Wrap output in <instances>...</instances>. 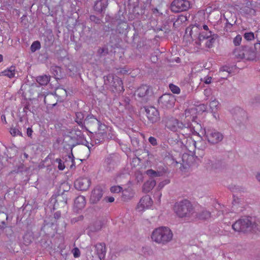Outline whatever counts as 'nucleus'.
I'll return each mask as SVG.
<instances>
[{
  "label": "nucleus",
  "instance_id": "bb28decb",
  "mask_svg": "<svg viewBox=\"0 0 260 260\" xmlns=\"http://www.w3.org/2000/svg\"><path fill=\"white\" fill-rule=\"evenodd\" d=\"M210 109L214 113L218 109L219 107V102L215 99L212 100L209 105Z\"/></svg>",
  "mask_w": 260,
  "mask_h": 260
},
{
  "label": "nucleus",
  "instance_id": "aec40b11",
  "mask_svg": "<svg viewBox=\"0 0 260 260\" xmlns=\"http://www.w3.org/2000/svg\"><path fill=\"white\" fill-rule=\"evenodd\" d=\"M149 87L147 85L140 86L136 91V94L139 97H144L148 92Z\"/></svg>",
  "mask_w": 260,
  "mask_h": 260
},
{
  "label": "nucleus",
  "instance_id": "bf43d9fd",
  "mask_svg": "<svg viewBox=\"0 0 260 260\" xmlns=\"http://www.w3.org/2000/svg\"><path fill=\"white\" fill-rule=\"evenodd\" d=\"M3 60V56L2 55L0 54V62H1Z\"/></svg>",
  "mask_w": 260,
  "mask_h": 260
},
{
  "label": "nucleus",
  "instance_id": "7c9ffc66",
  "mask_svg": "<svg viewBox=\"0 0 260 260\" xmlns=\"http://www.w3.org/2000/svg\"><path fill=\"white\" fill-rule=\"evenodd\" d=\"M243 11L246 14L250 16H254L256 14V11L254 9L250 8L248 7H245L243 9Z\"/></svg>",
  "mask_w": 260,
  "mask_h": 260
},
{
  "label": "nucleus",
  "instance_id": "ea45409f",
  "mask_svg": "<svg viewBox=\"0 0 260 260\" xmlns=\"http://www.w3.org/2000/svg\"><path fill=\"white\" fill-rule=\"evenodd\" d=\"M169 88L174 93H179V87L173 84H170Z\"/></svg>",
  "mask_w": 260,
  "mask_h": 260
},
{
  "label": "nucleus",
  "instance_id": "20e7f679",
  "mask_svg": "<svg viewBox=\"0 0 260 260\" xmlns=\"http://www.w3.org/2000/svg\"><path fill=\"white\" fill-rule=\"evenodd\" d=\"M192 207L190 202L184 200L180 202V218L189 217L193 214Z\"/></svg>",
  "mask_w": 260,
  "mask_h": 260
},
{
  "label": "nucleus",
  "instance_id": "c9c22d12",
  "mask_svg": "<svg viewBox=\"0 0 260 260\" xmlns=\"http://www.w3.org/2000/svg\"><path fill=\"white\" fill-rule=\"evenodd\" d=\"M244 38L247 41H251L254 40V35L252 32H245L244 35Z\"/></svg>",
  "mask_w": 260,
  "mask_h": 260
},
{
  "label": "nucleus",
  "instance_id": "9b49d317",
  "mask_svg": "<svg viewBox=\"0 0 260 260\" xmlns=\"http://www.w3.org/2000/svg\"><path fill=\"white\" fill-rule=\"evenodd\" d=\"M84 115L82 112H77L76 113V122L80 126H83V124L86 123L88 124L89 123V120L91 119L93 122H96L99 123V121L93 116H88L87 118L84 120Z\"/></svg>",
  "mask_w": 260,
  "mask_h": 260
},
{
  "label": "nucleus",
  "instance_id": "9d476101",
  "mask_svg": "<svg viewBox=\"0 0 260 260\" xmlns=\"http://www.w3.org/2000/svg\"><path fill=\"white\" fill-rule=\"evenodd\" d=\"M91 184L90 179L88 177H81L77 179L74 183L76 189L80 190H86Z\"/></svg>",
  "mask_w": 260,
  "mask_h": 260
},
{
  "label": "nucleus",
  "instance_id": "4c0bfd02",
  "mask_svg": "<svg viewBox=\"0 0 260 260\" xmlns=\"http://www.w3.org/2000/svg\"><path fill=\"white\" fill-rule=\"evenodd\" d=\"M122 188L120 186H113L110 188V191L112 193H118L121 191Z\"/></svg>",
  "mask_w": 260,
  "mask_h": 260
},
{
  "label": "nucleus",
  "instance_id": "a211bd4d",
  "mask_svg": "<svg viewBox=\"0 0 260 260\" xmlns=\"http://www.w3.org/2000/svg\"><path fill=\"white\" fill-rule=\"evenodd\" d=\"M16 74L15 67L11 66L0 73V76H7L10 78L15 77Z\"/></svg>",
  "mask_w": 260,
  "mask_h": 260
},
{
  "label": "nucleus",
  "instance_id": "864d4df0",
  "mask_svg": "<svg viewBox=\"0 0 260 260\" xmlns=\"http://www.w3.org/2000/svg\"><path fill=\"white\" fill-rule=\"evenodd\" d=\"M161 193H158L157 197H158V202L159 204L160 203V198H161Z\"/></svg>",
  "mask_w": 260,
  "mask_h": 260
},
{
  "label": "nucleus",
  "instance_id": "e2e57ef3",
  "mask_svg": "<svg viewBox=\"0 0 260 260\" xmlns=\"http://www.w3.org/2000/svg\"><path fill=\"white\" fill-rule=\"evenodd\" d=\"M189 29V28H187L186 29V31L187 32Z\"/></svg>",
  "mask_w": 260,
  "mask_h": 260
},
{
  "label": "nucleus",
  "instance_id": "39448f33",
  "mask_svg": "<svg viewBox=\"0 0 260 260\" xmlns=\"http://www.w3.org/2000/svg\"><path fill=\"white\" fill-rule=\"evenodd\" d=\"M176 101L174 95L172 94H164L158 99V103L162 108H171L173 107Z\"/></svg>",
  "mask_w": 260,
  "mask_h": 260
},
{
  "label": "nucleus",
  "instance_id": "f3484780",
  "mask_svg": "<svg viewBox=\"0 0 260 260\" xmlns=\"http://www.w3.org/2000/svg\"><path fill=\"white\" fill-rule=\"evenodd\" d=\"M107 5V0H96L94 5V9L96 11L101 12L106 8Z\"/></svg>",
  "mask_w": 260,
  "mask_h": 260
},
{
  "label": "nucleus",
  "instance_id": "5fc2aeb1",
  "mask_svg": "<svg viewBox=\"0 0 260 260\" xmlns=\"http://www.w3.org/2000/svg\"><path fill=\"white\" fill-rule=\"evenodd\" d=\"M256 179H257V180L260 182V173L257 174L256 176Z\"/></svg>",
  "mask_w": 260,
  "mask_h": 260
},
{
  "label": "nucleus",
  "instance_id": "cd10ccee",
  "mask_svg": "<svg viewBox=\"0 0 260 260\" xmlns=\"http://www.w3.org/2000/svg\"><path fill=\"white\" fill-rule=\"evenodd\" d=\"M210 213L208 211H204L201 214L198 215L197 214H195L196 216L195 219L198 218L200 220L206 219L210 217Z\"/></svg>",
  "mask_w": 260,
  "mask_h": 260
},
{
  "label": "nucleus",
  "instance_id": "a18cd8bd",
  "mask_svg": "<svg viewBox=\"0 0 260 260\" xmlns=\"http://www.w3.org/2000/svg\"><path fill=\"white\" fill-rule=\"evenodd\" d=\"M189 17V15L188 16H186V15L184 16V15L180 14V21L181 22H185L187 20V18Z\"/></svg>",
  "mask_w": 260,
  "mask_h": 260
},
{
  "label": "nucleus",
  "instance_id": "0eeeda50",
  "mask_svg": "<svg viewBox=\"0 0 260 260\" xmlns=\"http://www.w3.org/2000/svg\"><path fill=\"white\" fill-rule=\"evenodd\" d=\"M207 109V106L205 104H200L197 106L196 107L191 108L188 109H186L185 111V117H188L189 120H193L196 117L194 114L197 112L202 113L206 111Z\"/></svg>",
  "mask_w": 260,
  "mask_h": 260
},
{
  "label": "nucleus",
  "instance_id": "f257e3e1",
  "mask_svg": "<svg viewBox=\"0 0 260 260\" xmlns=\"http://www.w3.org/2000/svg\"><path fill=\"white\" fill-rule=\"evenodd\" d=\"M173 237L172 230L168 226H162L155 229L152 232L151 238L157 244L165 245L170 242Z\"/></svg>",
  "mask_w": 260,
  "mask_h": 260
},
{
  "label": "nucleus",
  "instance_id": "f03ea898",
  "mask_svg": "<svg viewBox=\"0 0 260 260\" xmlns=\"http://www.w3.org/2000/svg\"><path fill=\"white\" fill-rule=\"evenodd\" d=\"M253 226L251 221L249 218L240 219L236 221L233 225L232 228L236 232H245L250 231Z\"/></svg>",
  "mask_w": 260,
  "mask_h": 260
},
{
  "label": "nucleus",
  "instance_id": "052dcab7",
  "mask_svg": "<svg viewBox=\"0 0 260 260\" xmlns=\"http://www.w3.org/2000/svg\"><path fill=\"white\" fill-rule=\"evenodd\" d=\"M93 18H94V16H91L90 19L92 20Z\"/></svg>",
  "mask_w": 260,
  "mask_h": 260
},
{
  "label": "nucleus",
  "instance_id": "72a5a7b5",
  "mask_svg": "<svg viewBox=\"0 0 260 260\" xmlns=\"http://www.w3.org/2000/svg\"><path fill=\"white\" fill-rule=\"evenodd\" d=\"M10 132L13 136H21V132L19 130L18 128L12 127L10 129Z\"/></svg>",
  "mask_w": 260,
  "mask_h": 260
},
{
  "label": "nucleus",
  "instance_id": "6e6d98bb",
  "mask_svg": "<svg viewBox=\"0 0 260 260\" xmlns=\"http://www.w3.org/2000/svg\"><path fill=\"white\" fill-rule=\"evenodd\" d=\"M2 120H4L5 121V123H6V122H7L6 120V117H5V115H2Z\"/></svg>",
  "mask_w": 260,
  "mask_h": 260
},
{
  "label": "nucleus",
  "instance_id": "4468645a",
  "mask_svg": "<svg viewBox=\"0 0 260 260\" xmlns=\"http://www.w3.org/2000/svg\"><path fill=\"white\" fill-rule=\"evenodd\" d=\"M103 196V190L100 188H94L91 192L90 200L92 203H96Z\"/></svg>",
  "mask_w": 260,
  "mask_h": 260
},
{
  "label": "nucleus",
  "instance_id": "69168bd1",
  "mask_svg": "<svg viewBox=\"0 0 260 260\" xmlns=\"http://www.w3.org/2000/svg\"><path fill=\"white\" fill-rule=\"evenodd\" d=\"M66 203H67L66 201L64 202V204H66Z\"/></svg>",
  "mask_w": 260,
  "mask_h": 260
},
{
  "label": "nucleus",
  "instance_id": "423d86ee",
  "mask_svg": "<svg viewBox=\"0 0 260 260\" xmlns=\"http://www.w3.org/2000/svg\"><path fill=\"white\" fill-rule=\"evenodd\" d=\"M153 201L149 196H145L140 200L137 205L136 210L140 212L150 209L153 205Z\"/></svg>",
  "mask_w": 260,
  "mask_h": 260
},
{
  "label": "nucleus",
  "instance_id": "13d9d810",
  "mask_svg": "<svg viewBox=\"0 0 260 260\" xmlns=\"http://www.w3.org/2000/svg\"><path fill=\"white\" fill-rule=\"evenodd\" d=\"M78 219H77L76 218H74L72 219V222H76L77 221H78Z\"/></svg>",
  "mask_w": 260,
  "mask_h": 260
},
{
  "label": "nucleus",
  "instance_id": "6e6552de",
  "mask_svg": "<svg viewBox=\"0 0 260 260\" xmlns=\"http://www.w3.org/2000/svg\"><path fill=\"white\" fill-rule=\"evenodd\" d=\"M55 162L58 164L57 167L59 170H63L66 166H70V168H72L75 165L74 157L72 153L66 157L64 162L60 158H56Z\"/></svg>",
  "mask_w": 260,
  "mask_h": 260
},
{
  "label": "nucleus",
  "instance_id": "37998d69",
  "mask_svg": "<svg viewBox=\"0 0 260 260\" xmlns=\"http://www.w3.org/2000/svg\"><path fill=\"white\" fill-rule=\"evenodd\" d=\"M117 83H118L119 86H118V87L116 86H115V88L117 90H119V91H121V90H123V86H122V81L121 80H120L119 79H117Z\"/></svg>",
  "mask_w": 260,
  "mask_h": 260
},
{
  "label": "nucleus",
  "instance_id": "473e14b6",
  "mask_svg": "<svg viewBox=\"0 0 260 260\" xmlns=\"http://www.w3.org/2000/svg\"><path fill=\"white\" fill-rule=\"evenodd\" d=\"M210 39L206 42V47L208 48H211L213 47V45L215 42V39L214 37H210Z\"/></svg>",
  "mask_w": 260,
  "mask_h": 260
},
{
  "label": "nucleus",
  "instance_id": "a19ab883",
  "mask_svg": "<svg viewBox=\"0 0 260 260\" xmlns=\"http://www.w3.org/2000/svg\"><path fill=\"white\" fill-rule=\"evenodd\" d=\"M204 94L207 98V100L212 94V89L211 88H206L204 89Z\"/></svg>",
  "mask_w": 260,
  "mask_h": 260
},
{
  "label": "nucleus",
  "instance_id": "e433bc0d",
  "mask_svg": "<svg viewBox=\"0 0 260 260\" xmlns=\"http://www.w3.org/2000/svg\"><path fill=\"white\" fill-rule=\"evenodd\" d=\"M185 139L183 140L180 139V142L184 145L185 147H187L188 146V141H189V143H193L194 144L193 141L192 140L191 138L188 137H186V140L185 141Z\"/></svg>",
  "mask_w": 260,
  "mask_h": 260
},
{
  "label": "nucleus",
  "instance_id": "f704fd0d",
  "mask_svg": "<svg viewBox=\"0 0 260 260\" xmlns=\"http://www.w3.org/2000/svg\"><path fill=\"white\" fill-rule=\"evenodd\" d=\"M196 126H193V131L192 133L194 135H199V133L201 131V125L198 123H196Z\"/></svg>",
  "mask_w": 260,
  "mask_h": 260
},
{
  "label": "nucleus",
  "instance_id": "c03bdc74",
  "mask_svg": "<svg viewBox=\"0 0 260 260\" xmlns=\"http://www.w3.org/2000/svg\"><path fill=\"white\" fill-rule=\"evenodd\" d=\"M148 140L150 143H151L153 146H155L157 145V140L154 137H149Z\"/></svg>",
  "mask_w": 260,
  "mask_h": 260
},
{
  "label": "nucleus",
  "instance_id": "3c124183",
  "mask_svg": "<svg viewBox=\"0 0 260 260\" xmlns=\"http://www.w3.org/2000/svg\"><path fill=\"white\" fill-rule=\"evenodd\" d=\"M60 215H61V213H60V212L59 211H57L54 214V217L55 219H58L60 218Z\"/></svg>",
  "mask_w": 260,
  "mask_h": 260
},
{
  "label": "nucleus",
  "instance_id": "603ef678",
  "mask_svg": "<svg viewBox=\"0 0 260 260\" xmlns=\"http://www.w3.org/2000/svg\"><path fill=\"white\" fill-rule=\"evenodd\" d=\"M32 132H33V131L31 128H30V127L27 128V134L28 136L31 137V136L32 134Z\"/></svg>",
  "mask_w": 260,
  "mask_h": 260
},
{
  "label": "nucleus",
  "instance_id": "dca6fc26",
  "mask_svg": "<svg viewBox=\"0 0 260 260\" xmlns=\"http://www.w3.org/2000/svg\"><path fill=\"white\" fill-rule=\"evenodd\" d=\"M86 204L84 197L80 196L77 197L74 201V208L77 211L83 209Z\"/></svg>",
  "mask_w": 260,
  "mask_h": 260
},
{
  "label": "nucleus",
  "instance_id": "79ce46f5",
  "mask_svg": "<svg viewBox=\"0 0 260 260\" xmlns=\"http://www.w3.org/2000/svg\"><path fill=\"white\" fill-rule=\"evenodd\" d=\"M72 252L75 257H78L80 255V251L79 249L77 247L74 248L73 249Z\"/></svg>",
  "mask_w": 260,
  "mask_h": 260
},
{
  "label": "nucleus",
  "instance_id": "de8ad7c7",
  "mask_svg": "<svg viewBox=\"0 0 260 260\" xmlns=\"http://www.w3.org/2000/svg\"><path fill=\"white\" fill-rule=\"evenodd\" d=\"M169 183V181L168 180H166L162 182H160L158 184V187L161 189L165 185L168 184Z\"/></svg>",
  "mask_w": 260,
  "mask_h": 260
},
{
  "label": "nucleus",
  "instance_id": "4be33fe9",
  "mask_svg": "<svg viewBox=\"0 0 260 260\" xmlns=\"http://www.w3.org/2000/svg\"><path fill=\"white\" fill-rule=\"evenodd\" d=\"M191 7V3L187 0H180V12L186 11Z\"/></svg>",
  "mask_w": 260,
  "mask_h": 260
},
{
  "label": "nucleus",
  "instance_id": "1a4fd4ad",
  "mask_svg": "<svg viewBox=\"0 0 260 260\" xmlns=\"http://www.w3.org/2000/svg\"><path fill=\"white\" fill-rule=\"evenodd\" d=\"M146 115L149 121L153 123L160 119L159 114L158 110L153 107H147L145 109Z\"/></svg>",
  "mask_w": 260,
  "mask_h": 260
},
{
  "label": "nucleus",
  "instance_id": "2f4dec72",
  "mask_svg": "<svg viewBox=\"0 0 260 260\" xmlns=\"http://www.w3.org/2000/svg\"><path fill=\"white\" fill-rule=\"evenodd\" d=\"M41 47L40 43L39 41H35L32 43L30 46V49L32 52H35L36 50H39Z\"/></svg>",
  "mask_w": 260,
  "mask_h": 260
},
{
  "label": "nucleus",
  "instance_id": "412c9836",
  "mask_svg": "<svg viewBox=\"0 0 260 260\" xmlns=\"http://www.w3.org/2000/svg\"><path fill=\"white\" fill-rule=\"evenodd\" d=\"M103 225V223L101 220H98L94 222L93 225H90L88 227L89 231L92 232H95L100 230Z\"/></svg>",
  "mask_w": 260,
  "mask_h": 260
},
{
  "label": "nucleus",
  "instance_id": "b1692460",
  "mask_svg": "<svg viewBox=\"0 0 260 260\" xmlns=\"http://www.w3.org/2000/svg\"><path fill=\"white\" fill-rule=\"evenodd\" d=\"M193 159L192 156L189 155L187 154H184L182 156V164L181 165L183 167V168H186V165L188 167L190 166V162L188 161V160H191Z\"/></svg>",
  "mask_w": 260,
  "mask_h": 260
},
{
  "label": "nucleus",
  "instance_id": "2eb2a0df",
  "mask_svg": "<svg viewBox=\"0 0 260 260\" xmlns=\"http://www.w3.org/2000/svg\"><path fill=\"white\" fill-rule=\"evenodd\" d=\"M95 248L99 258L101 260L104 259L106 253L105 245L103 243H98L95 245Z\"/></svg>",
  "mask_w": 260,
  "mask_h": 260
},
{
  "label": "nucleus",
  "instance_id": "0e129e2a",
  "mask_svg": "<svg viewBox=\"0 0 260 260\" xmlns=\"http://www.w3.org/2000/svg\"><path fill=\"white\" fill-rule=\"evenodd\" d=\"M25 156L26 157H27V154H25Z\"/></svg>",
  "mask_w": 260,
  "mask_h": 260
},
{
  "label": "nucleus",
  "instance_id": "49530a36",
  "mask_svg": "<svg viewBox=\"0 0 260 260\" xmlns=\"http://www.w3.org/2000/svg\"><path fill=\"white\" fill-rule=\"evenodd\" d=\"M104 200L107 202L112 203L114 201V198L113 197H106L104 198Z\"/></svg>",
  "mask_w": 260,
  "mask_h": 260
},
{
  "label": "nucleus",
  "instance_id": "680f3d73",
  "mask_svg": "<svg viewBox=\"0 0 260 260\" xmlns=\"http://www.w3.org/2000/svg\"><path fill=\"white\" fill-rule=\"evenodd\" d=\"M193 214L190 215L189 217H190L191 216L194 217V215H193L194 214V212H193Z\"/></svg>",
  "mask_w": 260,
  "mask_h": 260
},
{
  "label": "nucleus",
  "instance_id": "a878e982",
  "mask_svg": "<svg viewBox=\"0 0 260 260\" xmlns=\"http://www.w3.org/2000/svg\"><path fill=\"white\" fill-rule=\"evenodd\" d=\"M245 47H241L236 49L234 51V54L237 59H243L241 54H244Z\"/></svg>",
  "mask_w": 260,
  "mask_h": 260
},
{
  "label": "nucleus",
  "instance_id": "c85d7f7f",
  "mask_svg": "<svg viewBox=\"0 0 260 260\" xmlns=\"http://www.w3.org/2000/svg\"><path fill=\"white\" fill-rule=\"evenodd\" d=\"M171 10L175 13L179 12V0H174L171 4Z\"/></svg>",
  "mask_w": 260,
  "mask_h": 260
},
{
  "label": "nucleus",
  "instance_id": "09e8293b",
  "mask_svg": "<svg viewBox=\"0 0 260 260\" xmlns=\"http://www.w3.org/2000/svg\"><path fill=\"white\" fill-rule=\"evenodd\" d=\"M212 78L210 76H207L205 78L204 82L206 84H210L211 82Z\"/></svg>",
  "mask_w": 260,
  "mask_h": 260
},
{
  "label": "nucleus",
  "instance_id": "4d7b16f0",
  "mask_svg": "<svg viewBox=\"0 0 260 260\" xmlns=\"http://www.w3.org/2000/svg\"><path fill=\"white\" fill-rule=\"evenodd\" d=\"M188 127H185L184 129H183V133H185L186 131H188ZM181 130H183V128H181Z\"/></svg>",
  "mask_w": 260,
  "mask_h": 260
},
{
  "label": "nucleus",
  "instance_id": "7ed1b4c3",
  "mask_svg": "<svg viewBox=\"0 0 260 260\" xmlns=\"http://www.w3.org/2000/svg\"><path fill=\"white\" fill-rule=\"evenodd\" d=\"M206 137L209 142L212 144H216L223 139L222 134L214 129H204Z\"/></svg>",
  "mask_w": 260,
  "mask_h": 260
},
{
  "label": "nucleus",
  "instance_id": "58836bf2",
  "mask_svg": "<svg viewBox=\"0 0 260 260\" xmlns=\"http://www.w3.org/2000/svg\"><path fill=\"white\" fill-rule=\"evenodd\" d=\"M241 41L242 37L240 35H238L234 39L233 43L235 46H239L241 44Z\"/></svg>",
  "mask_w": 260,
  "mask_h": 260
},
{
  "label": "nucleus",
  "instance_id": "393cba45",
  "mask_svg": "<svg viewBox=\"0 0 260 260\" xmlns=\"http://www.w3.org/2000/svg\"><path fill=\"white\" fill-rule=\"evenodd\" d=\"M203 28L205 30L208 31V32L206 35H204L203 33L200 34L199 36L200 40L202 39H208L212 36V32L209 30L208 26L207 25H203Z\"/></svg>",
  "mask_w": 260,
  "mask_h": 260
},
{
  "label": "nucleus",
  "instance_id": "ddd939ff",
  "mask_svg": "<svg viewBox=\"0 0 260 260\" xmlns=\"http://www.w3.org/2000/svg\"><path fill=\"white\" fill-rule=\"evenodd\" d=\"M166 126L172 132H177L179 128V122L177 118L171 117L166 122Z\"/></svg>",
  "mask_w": 260,
  "mask_h": 260
},
{
  "label": "nucleus",
  "instance_id": "8fccbe9b",
  "mask_svg": "<svg viewBox=\"0 0 260 260\" xmlns=\"http://www.w3.org/2000/svg\"><path fill=\"white\" fill-rule=\"evenodd\" d=\"M174 211L176 214H178L179 212V204L177 203H176L174 206Z\"/></svg>",
  "mask_w": 260,
  "mask_h": 260
},
{
  "label": "nucleus",
  "instance_id": "6ab92c4d",
  "mask_svg": "<svg viewBox=\"0 0 260 260\" xmlns=\"http://www.w3.org/2000/svg\"><path fill=\"white\" fill-rule=\"evenodd\" d=\"M155 185V181L153 179H150L144 184L143 189L145 192H149L153 188Z\"/></svg>",
  "mask_w": 260,
  "mask_h": 260
},
{
  "label": "nucleus",
  "instance_id": "f8f14e48",
  "mask_svg": "<svg viewBox=\"0 0 260 260\" xmlns=\"http://www.w3.org/2000/svg\"><path fill=\"white\" fill-rule=\"evenodd\" d=\"M243 59L248 60H256V52L255 50L249 47H245L244 54H241Z\"/></svg>",
  "mask_w": 260,
  "mask_h": 260
},
{
  "label": "nucleus",
  "instance_id": "5701e85b",
  "mask_svg": "<svg viewBox=\"0 0 260 260\" xmlns=\"http://www.w3.org/2000/svg\"><path fill=\"white\" fill-rule=\"evenodd\" d=\"M37 82L41 85H46L50 81V76L43 75L39 76L37 79Z\"/></svg>",
  "mask_w": 260,
  "mask_h": 260
},
{
  "label": "nucleus",
  "instance_id": "c756f323",
  "mask_svg": "<svg viewBox=\"0 0 260 260\" xmlns=\"http://www.w3.org/2000/svg\"><path fill=\"white\" fill-rule=\"evenodd\" d=\"M146 174L150 177H159L162 175V172L155 171L151 169L147 170Z\"/></svg>",
  "mask_w": 260,
  "mask_h": 260
}]
</instances>
